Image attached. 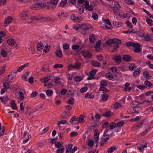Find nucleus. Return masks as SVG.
I'll return each mask as SVG.
<instances>
[{"label":"nucleus","instance_id":"35","mask_svg":"<svg viewBox=\"0 0 153 153\" xmlns=\"http://www.w3.org/2000/svg\"><path fill=\"white\" fill-rule=\"evenodd\" d=\"M41 19L44 20L45 21H48L51 20V19L49 16H47L46 17H41Z\"/></svg>","mask_w":153,"mask_h":153},{"label":"nucleus","instance_id":"4","mask_svg":"<svg viewBox=\"0 0 153 153\" xmlns=\"http://www.w3.org/2000/svg\"><path fill=\"white\" fill-rule=\"evenodd\" d=\"M123 59L126 62H129L131 59V57L128 55H125L123 56Z\"/></svg>","mask_w":153,"mask_h":153},{"label":"nucleus","instance_id":"28","mask_svg":"<svg viewBox=\"0 0 153 153\" xmlns=\"http://www.w3.org/2000/svg\"><path fill=\"white\" fill-rule=\"evenodd\" d=\"M105 76L108 78L109 79L111 80L113 78V76L112 74H110V73H108L106 74Z\"/></svg>","mask_w":153,"mask_h":153},{"label":"nucleus","instance_id":"49","mask_svg":"<svg viewBox=\"0 0 153 153\" xmlns=\"http://www.w3.org/2000/svg\"><path fill=\"white\" fill-rule=\"evenodd\" d=\"M137 87L138 88L141 90H143L147 88V87L146 86L143 85H137Z\"/></svg>","mask_w":153,"mask_h":153},{"label":"nucleus","instance_id":"36","mask_svg":"<svg viewBox=\"0 0 153 153\" xmlns=\"http://www.w3.org/2000/svg\"><path fill=\"white\" fill-rule=\"evenodd\" d=\"M144 84L146 86H148L149 87H151L152 85V83H151L148 80H146V81H145L144 82Z\"/></svg>","mask_w":153,"mask_h":153},{"label":"nucleus","instance_id":"11","mask_svg":"<svg viewBox=\"0 0 153 153\" xmlns=\"http://www.w3.org/2000/svg\"><path fill=\"white\" fill-rule=\"evenodd\" d=\"M81 64V63L79 62H75L74 65H73V68L79 69L80 68Z\"/></svg>","mask_w":153,"mask_h":153},{"label":"nucleus","instance_id":"8","mask_svg":"<svg viewBox=\"0 0 153 153\" xmlns=\"http://www.w3.org/2000/svg\"><path fill=\"white\" fill-rule=\"evenodd\" d=\"M141 70V68H137L133 73V75L134 76H136L138 75L140 72V71Z\"/></svg>","mask_w":153,"mask_h":153},{"label":"nucleus","instance_id":"39","mask_svg":"<svg viewBox=\"0 0 153 153\" xmlns=\"http://www.w3.org/2000/svg\"><path fill=\"white\" fill-rule=\"evenodd\" d=\"M13 77H14L12 75H8L6 78L8 82H10Z\"/></svg>","mask_w":153,"mask_h":153},{"label":"nucleus","instance_id":"19","mask_svg":"<svg viewBox=\"0 0 153 153\" xmlns=\"http://www.w3.org/2000/svg\"><path fill=\"white\" fill-rule=\"evenodd\" d=\"M116 149V148L115 146H113L108 149L107 151L108 153H111L115 150Z\"/></svg>","mask_w":153,"mask_h":153},{"label":"nucleus","instance_id":"25","mask_svg":"<svg viewBox=\"0 0 153 153\" xmlns=\"http://www.w3.org/2000/svg\"><path fill=\"white\" fill-rule=\"evenodd\" d=\"M108 98V95L106 93H104L102 96V100L104 102L106 101Z\"/></svg>","mask_w":153,"mask_h":153},{"label":"nucleus","instance_id":"31","mask_svg":"<svg viewBox=\"0 0 153 153\" xmlns=\"http://www.w3.org/2000/svg\"><path fill=\"white\" fill-rule=\"evenodd\" d=\"M1 55L4 57H5L7 56V53L4 50H1Z\"/></svg>","mask_w":153,"mask_h":153},{"label":"nucleus","instance_id":"45","mask_svg":"<svg viewBox=\"0 0 153 153\" xmlns=\"http://www.w3.org/2000/svg\"><path fill=\"white\" fill-rule=\"evenodd\" d=\"M54 82L56 83L59 84L61 82L60 81V78L59 77H56L55 79H54Z\"/></svg>","mask_w":153,"mask_h":153},{"label":"nucleus","instance_id":"48","mask_svg":"<svg viewBox=\"0 0 153 153\" xmlns=\"http://www.w3.org/2000/svg\"><path fill=\"white\" fill-rule=\"evenodd\" d=\"M114 43H116L117 44L119 45L121 43V41L117 39H114Z\"/></svg>","mask_w":153,"mask_h":153},{"label":"nucleus","instance_id":"60","mask_svg":"<svg viewBox=\"0 0 153 153\" xmlns=\"http://www.w3.org/2000/svg\"><path fill=\"white\" fill-rule=\"evenodd\" d=\"M118 8H119L115 6L111 7L114 13H117V10H118Z\"/></svg>","mask_w":153,"mask_h":153},{"label":"nucleus","instance_id":"1","mask_svg":"<svg viewBox=\"0 0 153 153\" xmlns=\"http://www.w3.org/2000/svg\"><path fill=\"white\" fill-rule=\"evenodd\" d=\"M91 27V26L89 24L83 23L81 25H80V29L86 31L90 29Z\"/></svg>","mask_w":153,"mask_h":153},{"label":"nucleus","instance_id":"43","mask_svg":"<svg viewBox=\"0 0 153 153\" xmlns=\"http://www.w3.org/2000/svg\"><path fill=\"white\" fill-rule=\"evenodd\" d=\"M114 40V39H109L107 40L106 41V43L108 45H110L112 43H113Z\"/></svg>","mask_w":153,"mask_h":153},{"label":"nucleus","instance_id":"7","mask_svg":"<svg viewBox=\"0 0 153 153\" xmlns=\"http://www.w3.org/2000/svg\"><path fill=\"white\" fill-rule=\"evenodd\" d=\"M7 42L9 45L13 46L14 44L16 43V41L13 39H10L7 40Z\"/></svg>","mask_w":153,"mask_h":153},{"label":"nucleus","instance_id":"10","mask_svg":"<svg viewBox=\"0 0 153 153\" xmlns=\"http://www.w3.org/2000/svg\"><path fill=\"white\" fill-rule=\"evenodd\" d=\"M108 85V82L105 80H102L100 82V86L102 87H105Z\"/></svg>","mask_w":153,"mask_h":153},{"label":"nucleus","instance_id":"57","mask_svg":"<svg viewBox=\"0 0 153 153\" xmlns=\"http://www.w3.org/2000/svg\"><path fill=\"white\" fill-rule=\"evenodd\" d=\"M30 8L33 10H36L38 9L37 6H36V3L32 5L30 7Z\"/></svg>","mask_w":153,"mask_h":153},{"label":"nucleus","instance_id":"12","mask_svg":"<svg viewBox=\"0 0 153 153\" xmlns=\"http://www.w3.org/2000/svg\"><path fill=\"white\" fill-rule=\"evenodd\" d=\"M91 64L94 67H97L100 66V63L97 61H91Z\"/></svg>","mask_w":153,"mask_h":153},{"label":"nucleus","instance_id":"13","mask_svg":"<svg viewBox=\"0 0 153 153\" xmlns=\"http://www.w3.org/2000/svg\"><path fill=\"white\" fill-rule=\"evenodd\" d=\"M143 75L145 78L148 79H149L151 77V76H150L149 73L147 71H145L143 72Z\"/></svg>","mask_w":153,"mask_h":153},{"label":"nucleus","instance_id":"15","mask_svg":"<svg viewBox=\"0 0 153 153\" xmlns=\"http://www.w3.org/2000/svg\"><path fill=\"white\" fill-rule=\"evenodd\" d=\"M95 39V36L93 34H91L89 37V40L90 43L94 42V40Z\"/></svg>","mask_w":153,"mask_h":153},{"label":"nucleus","instance_id":"51","mask_svg":"<svg viewBox=\"0 0 153 153\" xmlns=\"http://www.w3.org/2000/svg\"><path fill=\"white\" fill-rule=\"evenodd\" d=\"M93 7L92 6L88 5L87 7H86L85 8H86V10L88 11H91L93 10Z\"/></svg>","mask_w":153,"mask_h":153},{"label":"nucleus","instance_id":"21","mask_svg":"<svg viewBox=\"0 0 153 153\" xmlns=\"http://www.w3.org/2000/svg\"><path fill=\"white\" fill-rule=\"evenodd\" d=\"M83 78L80 76H76L74 78L75 81L76 82H80L82 80Z\"/></svg>","mask_w":153,"mask_h":153},{"label":"nucleus","instance_id":"52","mask_svg":"<svg viewBox=\"0 0 153 153\" xmlns=\"http://www.w3.org/2000/svg\"><path fill=\"white\" fill-rule=\"evenodd\" d=\"M49 79L47 78L46 77L45 78H42L41 79V82H44L45 83H47L49 81Z\"/></svg>","mask_w":153,"mask_h":153},{"label":"nucleus","instance_id":"59","mask_svg":"<svg viewBox=\"0 0 153 153\" xmlns=\"http://www.w3.org/2000/svg\"><path fill=\"white\" fill-rule=\"evenodd\" d=\"M88 88L87 87H83L80 89V92L81 93L86 92Z\"/></svg>","mask_w":153,"mask_h":153},{"label":"nucleus","instance_id":"42","mask_svg":"<svg viewBox=\"0 0 153 153\" xmlns=\"http://www.w3.org/2000/svg\"><path fill=\"white\" fill-rule=\"evenodd\" d=\"M101 41L100 40H99L98 42H96L95 44L94 45V47L95 48H98L99 47L100 45V43Z\"/></svg>","mask_w":153,"mask_h":153},{"label":"nucleus","instance_id":"3","mask_svg":"<svg viewBox=\"0 0 153 153\" xmlns=\"http://www.w3.org/2000/svg\"><path fill=\"white\" fill-rule=\"evenodd\" d=\"M70 122L72 124H76L78 123V118L73 117L70 120Z\"/></svg>","mask_w":153,"mask_h":153},{"label":"nucleus","instance_id":"22","mask_svg":"<svg viewBox=\"0 0 153 153\" xmlns=\"http://www.w3.org/2000/svg\"><path fill=\"white\" fill-rule=\"evenodd\" d=\"M18 94L19 98L21 100H24L25 97L24 95V94L21 91L18 93Z\"/></svg>","mask_w":153,"mask_h":153},{"label":"nucleus","instance_id":"24","mask_svg":"<svg viewBox=\"0 0 153 153\" xmlns=\"http://www.w3.org/2000/svg\"><path fill=\"white\" fill-rule=\"evenodd\" d=\"M20 17L21 18H22L24 17H26L28 16V15L26 12L24 11H22L21 13L20 14Z\"/></svg>","mask_w":153,"mask_h":153},{"label":"nucleus","instance_id":"30","mask_svg":"<svg viewBox=\"0 0 153 153\" xmlns=\"http://www.w3.org/2000/svg\"><path fill=\"white\" fill-rule=\"evenodd\" d=\"M63 47L64 50H68L69 48V45L67 43H64L63 45Z\"/></svg>","mask_w":153,"mask_h":153},{"label":"nucleus","instance_id":"56","mask_svg":"<svg viewBox=\"0 0 153 153\" xmlns=\"http://www.w3.org/2000/svg\"><path fill=\"white\" fill-rule=\"evenodd\" d=\"M121 106V103L117 102L114 104V107L115 109H117L119 106Z\"/></svg>","mask_w":153,"mask_h":153},{"label":"nucleus","instance_id":"26","mask_svg":"<svg viewBox=\"0 0 153 153\" xmlns=\"http://www.w3.org/2000/svg\"><path fill=\"white\" fill-rule=\"evenodd\" d=\"M74 99L73 97H71L69 100L67 101V103L68 104H71L72 105L74 104Z\"/></svg>","mask_w":153,"mask_h":153},{"label":"nucleus","instance_id":"62","mask_svg":"<svg viewBox=\"0 0 153 153\" xmlns=\"http://www.w3.org/2000/svg\"><path fill=\"white\" fill-rule=\"evenodd\" d=\"M136 34L140 38H142L144 36V34L140 33L139 32H136Z\"/></svg>","mask_w":153,"mask_h":153},{"label":"nucleus","instance_id":"58","mask_svg":"<svg viewBox=\"0 0 153 153\" xmlns=\"http://www.w3.org/2000/svg\"><path fill=\"white\" fill-rule=\"evenodd\" d=\"M92 17L94 20H96L98 18V15L96 13H94L92 14Z\"/></svg>","mask_w":153,"mask_h":153},{"label":"nucleus","instance_id":"63","mask_svg":"<svg viewBox=\"0 0 153 153\" xmlns=\"http://www.w3.org/2000/svg\"><path fill=\"white\" fill-rule=\"evenodd\" d=\"M67 91V90L65 89H62L61 91V94L62 95H65Z\"/></svg>","mask_w":153,"mask_h":153},{"label":"nucleus","instance_id":"41","mask_svg":"<svg viewBox=\"0 0 153 153\" xmlns=\"http://www.w3.org/2000/svg\"><path fill=\"white\" fill-rule=\"evenodd\" d=\"M125 1L129 5H131L134 4V3L131 0H125Z\"/></svg>","mask_w":153,"mask_h":153},{"label":"nucleus","instance_id":"34","mask_svg":"<svg viewBox=\"0 0 153 153\" xmlns=\"http://www.w3.org/2000/svg\"><path fill=\"white\" fill-rule=\"evenodd\" d=\"M83 118L84 117L82 116V115H81L78 119V122H79L80 123H83L85 121Z\"/></svg>","mask_w":153,"mask_h":153},{"label":"nucleus","instance_id":"54","mask_svg":"<svg viewBox=\"0 0 153 153\" xmlns=\"http://www.w3.org/2000/svg\"><path fill=\"white\" fill-rule=\"evenodd\" d=\"M37 92L36 91H33L31 94L30 97L31 98L35 97L37 94Z\"/></svg>","mask_w":153,"mask_h":153},{"label":"nucleus","instance_id":"32","mask_svg":"<svg viewBox=\"0 0 153 153\" xmlns=\"http://www.w3.org/2000/svg\"><path fill=\"white\" fill-rule=\"evenodd\" d=\"M137 68V66L135 65L134 64H131L128 67L131 70H133L134 69Z\"/></svg>","mask_w":153,"mask_h":153},{"label":"nucleus","instance_id":"44","mask_svg":"<svg viewBox=\"0 0 153 153\" xmlns=\"http://www.w3.org/2000/svg\"><path fill=\"white\" fill-rule=\"evenodd\" d=\"M94 141L93 140H89L88 143V144L91 147H92L94 145Z\"/></svg>","mask_w":153,"mask_h":153},{"label":"nucleus","instance_id":"23","mask_svg":"<svg viewBox=\"0 0 153 153\" xmlns=\"http://www.w3.org/2000/svg\"><path fill=\"white\" fill-rule=\"evenodd\" d=\"M43 46V44L42 43H40L38 44L37 45V49L38 50H41L42 49Z\"/></svg>","mask_w":153,"mask_h":153},{"label":"nucleus","instance_id":"61","mask_svg":"<svg viewBox=\"0 0 153 153\" xmlns=\"http://www.w3.org/2000/svg\"><path fill=\"white\" fill-rule=\"evenodd\" d=\"M79 47H80L78 45H73L72 46V48L73 49V50H77L79 48Z\"/></svg>","mask_w":153,"mask_h":153},{"label":"nucleus","instance_id":"50","mask_svg":"<svg viewBox=\"0 0 153 153\" xmlns=\"http://www.w3.org/2000/svg\"><path fill=\"white\" fill-rule=\"evenodd\" d=\"M108 131L105 130V131L104 133V135L106 137H108L109 138V137H111V133L109 134H108Z\"/></svg>","mask_w":153,"mask_h":153},{"label":"nucleus","instance_id":"20","mask_svg":"<svg viewBox=\"0 0 153 153\" xmlns=\"http://www.w3.org/2000/svg\"><path fill=\"white\" fill-rule=\"evenodd\" d=\"M99 132L97 129H95L94 134V138L95 139H99Z\"/></svg>","mask_w":153,"mask_h":153},{"label":"nucleus","instance_id":"2","mask_svg":"<svg viewBox=\"0 0 153 153\" xmlns=\"http://www.w3.org/2000/svg\"><path fill=\"white\" fill-rule=\"evenodd\" d=\"M113 59L117 63H120L121 62L122 58L121 56L120 55L115 56Z\"/></svg>","mask_w":153,"mask_h":153},{"label":"nucleus","instance_id":"33","mask_svg":"<svg viewBox=\"0 0 153 153\" xmlns=\"http://www.w3.org/2000/svg\"><path fill=\"white\" fill-rule=\"evenodd\" d=\"M46 93L48 97L52 95L53 94V91L49 90H46Z\"/></svg>","mask_w":153,"mask_h":153},{"label":"nucleus","instance_id":"38","mask_svg":"<svg viewBox=\"0 0 153 153\" xmlns=\"http://www.w3.org/2000/svg\"><path fill=\"white\" fill-rule=\"evenodd\" d=\"M55 146L57 148H59L60 147L61 148L62 147H63L61 143L59 142H56L55 143Z\"/></svg>","mask_w":153,"mask_h":153},{"label":"nucleus","instance_id":"9","mask_svg":"<svg viewBox=\"0 0 153 153\" xmlns=\"http://www.w3.org/2000/svg\"><path fill=\"white\" fill-rule=\"evenodd\" d=\"M10 104L11 105V107L13 109H17V106L15 103V100H11L10 101Z\"/></svg>","mask_w":153,"mask_h":153},{"label":"nucleus","instance_id":"17","mask_svg":"<svg viewBox=\"0 0 153 153\" xmlns=\"http://www.w3.org/2000/svg\"><path fill=\"white\" fill-rule=\"evenodd\" d=\"M56 55L57 57L59 58H61L62 56V51L60 50H57L56 52Z\"/></svg>","mask_w":153,"mask_h":153},{"label":"nucleus","instance_id":"46","mask_svg":"<svg viewBox=\"0 0 153 153\" xmlns=\"http://www.w3.org/2000/svg\"><path fill=\"white\" fill-rule=\"evenodd\" d=\"M62 67L63 65L62 64H56L54 65V68H61Z\"/></svg>","mask_w":153,"mask_h":153},{"label":"nucleus","instance_id":"16","mask_svg":"<svg viewBox=\"0 0 153 153\" xmlns=\"http://www.w3.org/2000/svg\"><path fill=\"white\" fill-rule=\"evenodd\" d=\"M12 17L9 16L5 19L4 22L6 24H9L12 22Z\"/></svg>","mask_w":153,"mask_h":153},{"label":"nucleus","instance_id":"64","mask_svg":"<svg viewBox=\"0 0 153 153\" xmlns=\"http://www.w3.org/2000/svg\"><path fill=\"white\" fill-rule=\"evenodd\" d=\"M108 123L107 122H105L102 126L103 128H105L108 126Z\"/></svg>","mask_w":153,"mask_h":153},{"label":"nucleus","instance_id":"53","mask_svg":"<svg viewBox=\"0 0 153 153\" xmlns=\"http://www.w3.org/2000/svg\"><path fill=\"white\" fill-rule=\"evenodd\" d=\"M79 11L80 12L79 14H81L84 13V9L83 5L79 9Z\"/></svg>","mask_w":153,"mask_h":153},{"label":"nucleus","instance_id":"37","mask_svg":"<svg viewBox=\"0 0 153 153\" xmlns=\"http://www.w3.org/2000/svg\"><path fill=\"white\" fill-rule=\"evenodd\" d=\"M67 0H62L61 1L60 3V6L61 7H63L65 6L67 3Z\"/></svg>","mask_w":153,"mask_h":153},{"label":"nucleus","instance_id":"27","mask_svg":"<svg viewBox=\"0 0 153 153\" xmlns=\"http://www.w3.org/2000/svg\"><path fill=\"white\" fill-rule=\"evenodd\" d=\"M111 114L112 112L110 111H108L104 113L103 116L106 117H109L111 116Z\"/></svg>","mask_w":153,"mask_h":153},{"label":"nucleus","instance_id":"29","mask_svg":"<svg viewBox=\"0 0 153 153\" xmlns=\"http://www.w3.org/2000/svg\"><path fill=\"white\" fill-rule=\"evenodd\" d=\"M64 149L63 147L58 149L56 150V153H63L64 152Z\"/></svg>","mask_w":153,"mask_h":153},{"label":"nucleus","instance_id":"40","mask_svg":"<svg viewBox=\"0 0 153 153\" xmlns=\"http://www.w3.org/2000/svg\"><path fill=\"white\" fill-rule=\"evenodd\" d=\"M116 126V123L112 122L110 124V128L111 129H114Z\"/></svg>","mask_w":153,"mask_h":153},{"label":"nucleus","instance_id":"47","mask_svg":"<svg viewBox=\"0 0 153 153\" xmlns=\"http://www.w3.org/2000/svg\"><path fill=\"white\" fill-rule=\"evenodd\" d=\"M124 124L123 121H121L117 123L116 124L117 127H120L122 126Z\"/></svg>","mask_w":153,"mask_h":153},{"label":"nucleus","instance_id":"14","mask_svg":"<svg viewBox=\"0 0 153 153\" xmlns=\"http://www.w3.org/2000/svg\"><path fill=\"white\" fill-rule=\"evenodd\" d=\"M142 39H144L146 41H149L153 40L147 34L145 35L144 34V36L143 37Z\"/></svg>","mask_w":153,"mask_h":153},{"label":"nucleus","instance_id":"55","mask_svg":"<svg viewBox=\"0 0 153 153\" xmlns=\"http://www.w3.org/2000/svg\"><path fill=\"white\" fill-rule=\"evenodd\" d=\"M126 24L129 28H131L133 26L131 25V23L129 21H126Z\"/></svg>","mask_w":153,"mask_h":153},{"label":"nucleus","instance_id":"18","mask_svg":"<svg viewBox=\"0 0 153 153\" xmlns=\"http://www.w3.org/2000/svg\"><path fill=\"white\" fill-rule=\"evenodd\" d=\"M145 18L146 19V21L149 25L150 26H152L153 25L152 23V20L148 18L147 17H145Z\"/></svg>","mask_w":153,"mask_h":153},{"label":"nucleus","instance_id":"5","mask_svg":"<svg viewBox=\"0 0 153 153\" xmlns=\"http://www.w3.org/2000/svg\"><path fill=\"white\" fill-rule=\"evenodd\" d=\"M82 55L85 58H89L92 56V54L88 51H83L82 52Z\"/></svg>","mask_w":153,"mask_h":153},{"label":"nucleus","instance_id":"6","mask_svg":"<svg viewBox=\"0 0 153 153\" xmlns=\"http://www.w3.org/2000/svg\"><path fill=\"white\" fill-rule=\"evenodd\" d=\"M36 6H37L38 9H41L43 7H46V4L42 2H37L36 3Z\"/></svg>","mask_w":153,"mask_h":153}]
</instances>
